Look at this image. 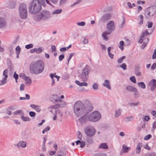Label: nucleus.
I'll list each match as a JSON object with an SVG mask.
<instances>
[{"mask_svg": "<svg viewBox=\"0 0 156 156\" xmlns=\"http://www.w3.org/2000/svg\"><path fill=\"white\" fill-rule=\"evenodd\" d=\"M93 109L92 104L89 101L84 104L81 101H77L75 103L73 107L74 114L78 117L82 115L85 113L91 111Z\"/></svg>", "mask_w": 156, "mask_h": 156, "instance_id": "obj_1", "label": "nucleus"}, {"mask_svg": "<svg viewBox=\"0 0 156 156\" xmlns=\"http://www.w3.org/2000/svg\"><path fill=\"white\" fill-rule=\"evenodd\" d=\"M41 5L45 7L46 4L44 0H32L28 5V10L30 13L35 14L41 9Z\"/></svg>", "mask_w": 156, "mask_h": 156, "instance_id": "obj_2", "label": "nucleus"}, {"mask_svg": "<svg viewBox=\"0 0 156 156\" xmlns=\"http://www.w3.org/2000/svg\"><path fill=\"white\" fill-rule=\"evenodd\" d=\"M44 68V65L43 61L39 60L30 64V71L31 74L38 75L43 72Z\"/></svg>", "mask_w": 156, "mask_h": 156, "instance_id": "obj_3", "label": "nucleus"}, {"mask_svg": "<svg viewBox=\"0 0 156 156\" xmlns=\"http://www.w3.org/2000/svg\"><path fill=\"white\" fill-rule=\"evenodd\" d=\"M51 15L50 12L44 10L41 11L34 17V19L36 21H40L41 20H45L50 18Z\"/></svg>", "mask_w": 156, "mask_h": 156, "instance_id": "obj_4", "label": "nucleus"}, {"mask_svg": "<svg viewBox=\"0 0 156 156\" xmlns=\"http://www.w3.org/2000/svg\"><path fill=\"white\" fill-rule=\"evenodd\" d=\"M18 11L20 18L23 19H26L27 16V6L25 3H22L19 6Z\"/></svg>", "mask_w": 156, "mask_h": 156, "instance_id": "obj_5", "label": "nucleus"}, {"mask_svg": "<svg viewBox=\"0 0 156 156\" xmlns=\"http://www.w3.org/2000/svg\"><path fill=\"white\" fill-rule=\"evenodd\" d=\"M88 121L92 122H96L101 118V113L98 111H94L90 114H88Z\"/></svg>", "mask_w": 156, "mask_h": 156, "instance_id": "obj_6", "label": "nucleus"}, {"mask_svg": "<svg viewBox=\"0 0 156 156\" xmlns=\"http://www.w3.org/2000/svg\"><path fill=\"white\" fill-rule=\"evenodd\" d=\"M84 131L87 136L90 137H93L96 132L95 128L91 126H88L84 128Z\"/></svg>", "mask_w": 156, "mask_h": 156, "instance_id": "obj_7", "label": "nucleus"}, {"mask_svg": "<svg viewBox=\"0 0 156 156\" xmlns=\"http://www.w3.org/2000/svg\"><path fill=\"white\" fill-rule=\"evenodd\" d=\"M90 70L87 68H84L83 70L80 79L83 81H87L88 78Z\"/></svg>", "mask_w": 156, "mask_h": 156, "instance_id": "obj_8", "label": "nucleus"}, {"mask_svg": "<svg viewBox=\"0 0 156 156\" xmlns=\"http://www.w3.org/2000/svg\"><path fill=\"white\" fill-rule=\"evenodd\" d=\"M156 12V10L153 8L151 7L145 10V15L147 18H149L153 16Z\"/></svg>", "mask_w": 156, "mask_h": 156, "instance_id": "obj_9", "label": "nucleus"}, {"mask_svg": "<svg viewBox=\"0 0 156 156\" xmlns=\"http://www.w3.org/2000/svg\"><path fill=\"white\" fill-rule=\"evenodd\" d=\"M106 28L109 32H111L115 30V26L113 21H109L107 23Z\"/></svg>", "mask_w": 156, "mask_h": 156, "instance_id": "obj_10", "label": "nucleus"}, {"mask_svg": "<svg viewBox=\"0 0 156 156\" xmlns=\"http://www.w3.org/2000/svg\"><path fill=\"white\" fill-rule=\"evenodd\" d=\"M78 121L82 124L85 123L88 121V114H85L78 119Z\"/></svg>", "mask_w": 156, "mask_h": 156, "instance_id": "obj_11", "label": "nucleus"}, {"mask_svg": "<svg viewBox=\"0 0 156 156\" xmlns=\"http://www.w3.org/2000/svg\"><path fill=\"white\" fill-rule=\"evenodd\" d=\"M7 25L6 19L3 17L0 16V29L5 28Z\"/></svg>", "mask_w": 156, "mask_h": 156, "instance_id": "obj_12", "label": "nucleus"}, {"mask_svg": "<svg viewBox=\"0 0 156 156\" xmlns=\"http://www.w3.org/2000/svg\"><path fill=\"white\" fill-rule=\"evenodd\" d=\"M149 34V33L147 31H145L142 34L140 37V39L139 41V42L141 44L144 41H146V39L148 38L146 37V36Z\"/></svg>", "mask_w": 156, "mask_h": 156, "instance_id": "obj_13", "label": "nucleus"}, {"mask_svg": "<svg viewBox=\"0 0 156 156\" xmlns=\"http://www.w3.org/2000/svg\"><path fill=\"white\" fill-rule=\"evenodd\" d=\"M111 17V14L107 13L104 14L101 17V21L102 22H106L109 20Z\"/></svg>", "mask_w": 156, "mask_h": 156, "instance_id": "obj_14", "label": "nucleus"}, {"mask_svg": "<svg viewBox=\"0 0 156 156\" xmlns=\"http://www.w3.org/2000/svg\"><path fill=\"white\" fill-rule=\"evenodd\" d=\"M148 85L150 87L151 90L152 91H154L156 87V80H152L149 82Z\"/></svg>", "mask_w": 156, "mask_h": 156, "instance_id": "obj_15", "label": "nucleus"}, {"mask_svg": "<svg viewBox=\"0 0 156 156\" xmlns=\"http://www.w3.org/2000/svg\"><path fill=\"white\" fill-rule=\"evenodd\" d=\"M67 105L66 103L64 101L62 100L61 99H59V100L56 103L55 105L56 107L59 108L64 107Z\"/></svg>", "mask_w": 156, "mask_h": 156, "instance_id": "obj_16", "label": "nucleus"}, {"mask_svg": "<svg viewBox=\"0 0 156 156\" xmlns=\"http://www.w3.org/2000/svg\"><path fill=\"white\" fill-rule=\"evenodd\" d=\"M16 146L18 148H19L20 147L22 148H25L27 146V143L25 141H20L18 142Z\"/></svg>", "mask_w": 156, "mask_h": 156, "instance_id": "obj_17", "label": "nucleus"}, {"mask_svg": "<svg viewBox=\"0 0 156 156\" xmlns=\"http://www.w3.org/2000/svg\"><path fill=\"white\" fill-rule=\"evenodd\" d=\"M103 86L107 88L109 90L111 89L110 81L108 80H105L103 83Z\"/></svg>", "mask_w": 156, "mask_h": 156, "instance_id": "obj_18", "label": "nucleus"}, {"mask_svg": "<svg viewBox=\"0 0 156 156\" xmlns=\"http://www.w3.org/2000/svg\"><path fill=\"white\" fill-rule=\"evenodd\" d=\"M111 33L107 31L104 32L102 35L103 39L106 41H107L108 40V35L110 34Z\"/></svg>", "mask_w": 156, "mask_h": 156, "instance_id": "obj_19", "label": "nucleus"}, {"mask_svg": "<svg viewBox=\"0 0 156 156\" xmlns=\"http://www.w3.org/2000/svg\"><path fill=\"white\" fill-rule=\"evenodd\" d=\"M143 144L142 143H138L136 149V154H139L140 153L141 150V147H143Z\"/></svg>", "mask_w": 156, "mask_h": 156, "instance_id": "obj_20", "label": "nucleus"}, {"mask_svg": "<svg viewBox=\"0 0 156 156\" xmlns=\"http://www.w3.org/2000/svg\"><path fill=\"white\" fill-rule=\"evenodd\" d=\"M24 80L25 82V84L27 86H30L32 83V80L29 76H27Z\"/></svg>", "mask_w": 156, "mask_h": 156, "instance_id": "obj_21", "label": "nucleus"}, {"mask_svg": "<svg viewBox=\"0 0 156 156\" xmlns=\"http://www.w3.org/2000/svg\"><path fill=\"white\" fill-rule=\"evenodd\" d=\"M51 98H52V100L53 102L57 103V101L59 100V99L60 98H59V97L57 96L56 94L53 95L51 97Z\"/></svg>", "mask_w": 156, "mask_h": 156, "instance_id": "obj_22", "label": "nucleus"}, {"mask_svg": "<svg viewBox=\"0 0 156 156\" xmlns=\"http://www.w3.org/2000/svg\"><path fill=\"white\" fill-rule=\"evenodd\" d=\"M122 112V109L120 108H119L115 111L114 116L116 118L118 117L121 115Z\"/></svg>", "mask_w": 156, "mask_h": 156, "instance_id": "obj_23", "label": "nucleus"}, {"mask_svg": "<svg viewBox=\"0 0 156 156\" xmlns=\"http://www.w3.org/2000/svg\"><path fill=\"white\" fill-rule=\"evenodd\" d=\"M136 89L135 87L132 85H128L126 87L127 90L131 92H133Z\"/></svg>", "mask_w": 156, "mask_h": 156, "instance_id": "obj_24", "label": "nucleus"}, {"mask_svg": "<svg viewBox=\"0 0 156 156\" xmlns=\"http://www.w3.org/2000/svg\"><path fill=\"white\" fill-rule=\"evenodd\" d=\"M130 147H127L125 144H123L122 146V151L124 153H127L130 150Z\"/></svg>", "mask_w": 156, "mask_h": 156, "instance_id": "obj_25", "label": "nucleus"}, {"mask_svg": "<svg viewBox=\"0 0 156 156\" xmlns=\"http://www.w3.org/2000/svg\"><path fill=\"white\" fill-rule=\"evenodd\" d=\"M99 148H101L102 149H107L108 148V147L107 144L105 143H103L101 144L99 146Z\"/></svg>", "mask_w": 156, "mask_h": 156, "instance_id": "obj_26", "label": "nucleus"}, {"mask_svg": "<svg viewBox=\"0 0 156 156\" xmlns=\"http://www.w3.org/2000/svg\"><path fill=\"white\" fill-rule=\"evenodd\" d=\"M76 145L80 144V147L81 148H83L85 145V143L84 141H81L80 140H77L76 142Z\"/></svg>", "mask_w": 156, "mask_h": 156, "instance_id": "obj_27", "label": "nucleus"}, {"mask_svg": "<svg viewBox=\"0 0 156 156\" xmlns=\"http://www.w3.org/2000/svg\"><path fill=\"white\" fill-rule=\"evenodd\" d=\"M21 119L24 122H28L30 120V119L28 117H25L23 115H21L20 116Z\"/></svg>", "mask_w": 156, "mask_h": 156, "instance_id": "obj_28", "label": "nucleus"}, {"mask_svg": "<svg viewBox=\"0 0 156 156\" xmlns=\"http://www.w3.org/2000/svg\"><path fill=\"white\" fill-rule=\"evenodd\" d=\"M137 84L139 87L140 88H142L143 89H144L146 88V85L143 82H139Z\"/></svg>", "mask_w": 156, "mask_h": 156, "instance_id": "obj_29", "label": "nucleus"}, {"mask_svg": "<svg viewBox=\"0 0 156 156\" xmlns=\"http://www.w3.org/2000/svg\"><path fill=\"white\" fill-rule=\"evenodd\" d=\"M133 119V117L132 116H129L125 117L124 120L125 122H128L132 121Z\"/></svg>", "mask_w": 156, "mask_h": 156, "instance_id": "obj_30", "label": "nucleus"}, {"mask_svg": "<svg viewBox=\"0 0 156 156\" xmlns=\"http://www.w3.org/2000/svg\"><path fill=\"white\" fill-rule=\"evenodd\" d=\"M62 12V9H56L54 10L52 12V14H59L61 13Z\"/></svg>", "mask_w": 156, "mask_h": 156, "instance_id": "obj_31", "label": "nucleus"}, {"mask_svg": "<svg viewBox=\"0 0 156 156\" xmlns=\"http://www.w3.org/2000/svg\"><path fill=\"white\" fill-rule=\"evenodd\" d=\"M44 50V49L42 47H40L38 48H36V51L37 54H39L43 52Z\"/></svg>", "mask_w": 156, "mask_h": 156, "instance_id": "obj_32", "label": "nucleus"}, {"mask_svg": "<svg viewBox=\"0 0 156 156\" xmlns=\"http://www.w3.org/2000/svg\"><path fill=\"white\" fill-rule=\"evenodd\" d=\"M139 18L138 20H139V24L140 25H141L143 24V16L142 15H140L139 16Z\"/></svg>", "mask_w": 156, "mask_h": 156, "instance_id": "obj_33", "label": "nucleus"}, {"mask_svg": "<svg viewBox=\"0 0 156 156\" xmlns=\"http://www.w3.org/2000/svg\"><path fill=\"white\" fill-rule=\"evenodd\" d=\"M52 109H57L56 106L55 105H52V106H50L48 108V110L50 112H52V113L53 112V111H52Z\"/></svg>", "mask_w": 156, "mask_h": 156, "instance_id": "obj_34", "label": "nucleus"}, {"mask_svg": "<svg viewBox=\"0 0 156 156\" xmlns=\"http://www.w3.org/2000/svg\"><path fill=\"white\" fill-rule=\"evenodd\" d=\"M68 0H60L59 5L60 6H62L66 4Z\"/></svg>", "mask_w": 156, "mask_h": 156, "instance_id": "obj_35", "label": "nucleus"}, {"mask_svg": "<svg viewBox=\"0 0 156 156\" xmlns=\"http://www.w3.org/2000/svg\"><path fill=\"white\" fill-rule=\"evenodd\" d=\"M149 39L148 38L147 39L146 41H144V42L142 44V45L141 46V48L142 49H143L145 48V47L147 45L148 42H149Z\"/></svg>", "mask_w": 156, "mask_h": 156, "instance_id": "obj_36", "label": "nucleus"}, {"mask_svg": "<svg viewBox=\"0 0 156 156\" xmlns=\"http://www.w3.org/2000/svg\"><path fill=\"white\" fill-rule=\"evenodd\" d=\"M124 41H121L120 42L119 47L121 50H123L124 49L123 45H124Z\"/></svg>", "mask_w": 156, "mask_h": 156, "instance_id": "obj_37", "label": "nucleus"}, {"mask_svg": "<svg viewBox=\"0 0 156 156\" xmlns=\"http://www.w3.org/2000/svg\"><path fill=\"white\" fill-rule=\"evenodd\" d=\"M92 88L94 90H97L98 88V85L97 83H95L92 85Z\"/></svg>", "mask_w": 156, "mask_h": 156, "instance_id": "obj_38", "label": "nucleus"}, {"mask_svg": "<svg viewBox=\"0 0 156 156\" xmlns=\"http://www.w3.org/2000/svg\"><path fill=\"white\" fill-rule=\"evenodd\" d=\"M54 75L53 74V73H51L50 74V76L52 80V83H51V85L52 86L54 85L55 83V80L54 79Z\"/></svg>", "mask_w": 156, "mask_h": 156, "instance_id": "obj_39", "label": "nucleus"}, {"mask_svg": "<svg viewBox=\"0 0 156 156\" xmlns=\"http://www.w3.org/2000/svg\"><path fill=\"white\" fill-rule=\"evenodd\" d=\"M14 114L15 115L20 114L21 116L24 115V113L21 110H18L14 112Z\"/></svg>", "mask_w": 156, "mask_h": 156, "instance_id": "obj_40", "label": "nucleus"}, {"mask_svg": "<svg viewBox=\"0 0 156 156\" xmlns=\"http://www.w3.org/2000/svg\"><path fill=\"white\" fill-rule=\"evenodd\" d=\"M126 58L125 56H123L117 60V62L119 63H121Z\"/></svg>", "mask_w": 156, "mask_h": 156, "instance_id": "obj_41", "label": "nucleus"}, {"mask_svg": "<svg viewBox=\"0 0 156 156\" xmlns=\"http://www.w3.org/2000/svg\"><path fill=\"white\" fill-rule=\"evenodd\" d=\"M7 78L4 77L2 80L0 81L2 85H4L6 83Z\"/></svg>", "mask_w": 156, "mask_h": 156, "instance_id": "obj_42", "label": "nucleus"}, {"mask_svg": "<svg viewBox=\"0 0 156 156\" xmlns=\"http://www.w3.org/2000/svg\"><path fill=\"white\" fill-rule=\"evenodd\" d=\"M129 79L133 83H136V80L135 76H132L130 77Z\"/></svg>", "mask_w": 156, "mask_h": 156, "instance_id": "obj_43", "label": "nucleus"}, {"mask_svg": "<svg viewBox=\"0 0 156 156\" xmlns=\"http://www.w3.org/2000/svg\"><path fill=\"white\" fill-rule=\"evenodd\" d=\"M119 67L123 69V70H125L126 69V66L125 63H122V65H120Z\"/></svg>", "mask_w": 156, "mask_h": 156, "instance_id": "obj_44", "label": "nucleus"}, {"mask_svg": "<svg viewBox=\"0 0 156 156\" xmlns=\"http://www.w3.org/2000/svg\"><path fill=\"white\" fill-rule=\"evenodd\" d=\"M33 47V44H29L26 45L25 46V48L27 49H29L30 48H32Z\"/></svg>", "mask_w": 156, "mask_h": 156, "instance_id": "obj_45", "label": "nucleus"}, {"mask_svg": "<svg viewBox=\"0 0 156 156\" xmlns=\"http://www.w3.org/2000/svg\"><path fill=\"white\" fill-rule=\"evenodd\" d=\"M8 70L7 69L5 70L3 72V75L4 76V77L7 78L8 76L7 75L8 74Z\"/></svg>", "mask_w": 156, "mask_h": 156, "instance_id": "obj_46", "label": "nucleus"}, {"mask_svg": "<svg viewBox=\"0 0 156 156\" xmlns=\"http://www.w3.org/2000/svg\"><path fill=\"white\" fill-rule=\"evenodd\" d=\"M151 134H148L145 136L144 138V140H147L151 138Z\"/></svg>", "mask_w": 156, "mask_h": 156, "instance_id": "obj_47", "label": "nucleus"}, {"mask_svg": "<svg viewBox=\"0 0 156 156\" xmlns=\"http://www.w3.org/2000/svg\"><path fill=\"white\" fill-rule=\"evenodd\" d=\"M94 156H106L105 154L103 153H97L94 155Z\"/></svg>", "mask_w": 156, "mask_h": 156, "instance_id": "obj_48", "label": "nucleus"}, {"mask_svg": "<svg viewBox=\"0 0 156 156\" xmlns=\"http://www.w3.org/2000/svg\"><path fill=\"white\" fill-rule=\"evenodd\" d=\"M76 24L78 26H83L85 25V22L83 21L81 22H77V23Z\"/></svg>", "mask_w": 156, "mask_h": 156, "instance_id": "obj_49", "label": "nucleus"}, {"mask_svg": "<svg viewBox=\"0 0 156 156\" xmlns=\"http://www.w3.org/2000/svg\"><path fill=\"white\" fill-rule=\"evenodd\" d=\"M50 129V128L49 126H47L45 129H44L42 131V133L43 134L45 132H47Z\"/></svg>", "mask_w": 156, "mask_h": 156, "instance_id": "obj_50", "label": "nucleus"}, {"mask_svg": "<svg viewBox=\"0 0 156 156\" xmlns=\"http://www.w3.org/2000/svg\"><path fill=\"white\" fill-rule=\"evenodd\" d=\"M139 104V103L138 102H137L136 103H130L129 104V105L130 106H136L138 104Z\"/></svg>", "mask_w": 156, "mask_h": 156, "instance_id": "obj_51", "label": "nucleus"}, {"mask_svg": "<svg viewBox=\"0 0 156 156\" xmlns=\"http://www.w3.org/2000/svg\"><path fill=\"white\" fill-rule=\"evenodd\" d=\"M133 92H134V95L136 97H138L139 96V92L136 88Z\"/></svg>", "mask_w": 156, "mask_h": 156, "instance_id": "obj_52", "label": "nucleus"}, {"mask_svg": "<svg viewBox=\"0 0 156 156\" xmlns=\"http://www.w3.org/2000/svg\"><path fill=\"white\" fill-rule=\"evenodd\" d=\"M19 76L20 77H21L22 79H23L24 80L27 76H26V75L23 73H21L19 74Z\"/></svg>", "mask_w": 156, "mask_h": 156, "instance_id": "obj_53", "label": "nucleus"}, {"mask_svg": "<svg viewBox=\"0 0 156 156\" xmlns=\"http://www.w3.org/2000/svg\"><path fill=\"white\" fill-rule=\"evenodd\" d=\"M74 55V53H71L70 54L69 57V58L67 59L68 64L69 63L70 60L71 59L72 57Z\"/></svg>", "mask_w": 156, "mask_h": 156, "instance_id": "obj_54", "label": "nucleus"}, {"mask_svg": "<svg viewBox=\"0 0 156 156\" xmlns=\"http://www.w3.org/2000/svg\"><path fill=\"white\" fill-rule=\"evenodd\" d=\"M55 116L53 118V119L55 121L56 120L57 118V114H58V112L57 110H55L54 112Z\"/></svg>", "mask_w": 156, "mask_h": 156, "instance_id": "obj_55", "label": "nucleus"}, {"mask_svg": "<svg viewBox=\"0 0 156 156\" xmlns=\"http://www.w3.org/2000/svg\"><path fill=\"white\" fill-rule=\"evenodd\" d=\"M152 58L154 59L156 58V49H155L154 51L153 55H152Z\"/></svg>", "mask_w": 156, "mask_h": 156, "instance_id": "obj_56", "label": "nucleus"}, {"mask_svg": "<svg viewBox=\"0 0 156 156\" xmlns=\"http://www.w3.org/2000/svg\"><path fill=\"white\" fill-rule=\"evenodd\" d=\"M15 106H11L8 108L7 109L8 110H14L15 109Z\"/></svg>", "mask_w": 156, "mask_h": 156, "instance_id": "obj_57", "label": "nucleus"}, {"mask_svg": "<svg viewBox=\"0 0 156 156\" xmlns=\"http://www.w3.org/2000/svg\"><path fill=\"white\" fill-rule=\"evenodd\" d=\"M29 115L31 117H34L35 115V112L32 111L30 112L29 113Z\"/></svg>", "mask_w": 156, "mask_h": 156, "instance_id": "obj_58", "label": "nucleus"}, {"mask_svg": "<svg viewBox=\"0 0 156 156\" xmlns=\"http://www.w3.org/2000/svg\"><path fill=\"white\" fill-rule=\"evenodd\" d=\"M21 49L20 47L19 46H17L16 48V53L20 54V51Z\"/></svg>", "mask_w": 156, "mask_h": 156, "instance_id": "obj_59", "label": "nucleus"}, {"mask_svg": "<svg viewBox=\"0 0 156 156\" xmlns=\"http://www.w3.org/2000/svg\"><path fill=\"white\" fill-rule=\"evenodd\" d=\"M82 137V134L80 131L78 132L77 137L79 139H81Z\"/></svg>", "mask_w": 156, "mask_h": 156, "instance_id": "obj_60", "label": "nucleus"}, {"mask_svg": "<svg viewBox=\"0 0 156 156\" xmlns=\"http://www.w3.org/2000/svg\"><path fill=\"white\" fill-rule=\"evenodd\" d=\"M80 3V1H78L76 2H75L73 4H72L71 5V6L72 7H74L75 5L79 4Z\"/></svg>", "mask_w": 156, "mask_h": 156, "instance_id": "obj_61", "label": "nucleus"}, {"mask_svg": "<svg viewBox=\"0 0 156 156\" xmlns=\"http://www.w3.org/2000/svg\"><path fill=\"white\" fill-rule=\"evenodd\" d=\"M83 43L84 44H87L88 42V40L87 39L84 38L83 40L82 41Z\"/></svg>", "mask_w": 156, "mask_h": 156, "instance_id": "obj_62", "label": "nucleus"}, {"mask_svg": "<svg viewBox=\"0 0 156 156\" xmlns=\"http://www.w3.org/2000/svg\"><path fill=\"white\" fill-rule=\"evenodd\" d=\"M149 119V117L148 116H145L143 118V121H147Z\"/></svg>", "mask_w": 156, "mask_h": 156, "instance_id": "obj_63", "label": "nucleus"}, {"mask_svg": "<svg viewBox=\"0 0 156 156\" xmlns=\"http://www.w3.org/2000/svg\"><path fill=\"white\" fill-rule=\"evenodd\" d=\"M156 68V63H154L152 65L151 67V69L152 70H154V69H155Z\"/></svg>", "mask_w": 156, "mask_h": 156, "instance_id": "obj_64", "label": "nucleus"}]
</instances>
